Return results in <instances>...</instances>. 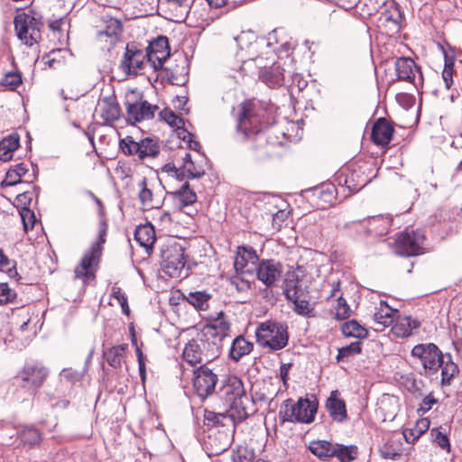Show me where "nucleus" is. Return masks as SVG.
<instances>
[{
	"label": "nucleus",
	"mask_w": 462,
	"mask_h": 462,
	"mask_svg": "<svg viewBox=\"0 0 462 462\" xmlns=\"http://www.w3.org/2000/svg\"><path fill=\"white\" fill-rule=\"evenodd\" d=\"M411 356L420 361L428 376L437 374L439 369L441 368L442 385L450 384L451 380L459 371L450 354H443L433 343L414 346L411 349Z\"/></svg>",
	"instance_id": "obj_1"
},
{
	"label": "nucleus",
	"mask_w": 462,
	"mask_h": 462,
	"mask_svg": "<svg viewBox=\"0 0 462 462\" xmlns=\"http://www.w3.org/2000/svg\"><path fill=\"white\" fill-rule=\"evenodd\" d=\"M220 398L228 406V416L234 422H241L248 418L245 402L248 397L245 394L244 383L236 375H229L224 381L219 390Z\"/></svg>",
	"instance_id": "obj_2"
},
{
	"label": "nucleus",
	"mask_w": 462,
	"mask_h": 462,
	"mask_svg": "<svg viewBox=\"0 0 462 462\" xmlns=\"http://www.w3.org/2000/svg\"><path fill=\"white\" fill-rule=\"evenodd\" d=\"M106 234L107 224L103 220L99 223L98 240L84 254L79 264L75 267V278L82 280L84 284L95 279Z\"/></svg>",
	"instance_id": "obj_3"
},
{
	"label": "nucleus",
	"mask_w": 462,
	"mask_h": 462,
	"mask_svg": "<svg viewBox=\"0 0 462 462\" xmlns=\"http://www.w3.org/2000/svg\"><path fill=\"white\" fill-rule=\"evenodd\" d=\"M256 342L263 348L277 351L284 348L289 340L288 327L274 321L261 323L255 332Z\"/></svg>",
	"instance_id": "obj_4"
},
{
	"label": "nucleus",
	"mask_w": 462,
	"mask_h": 462,
	"mask_svg": "<svg viewBox=\"0 0 462 462\" xmlns=\"http://www.w3.org/2000/svg\"><path fill=\"white\" fill-rule=\"evenodd\" d=\"M119 149L125 155L133 156L138 162L154 159L160 153L159 143L151 137L135 141L133 136L127 135L120 139Z\"/></svg>",
	"instance_id": "obj_5"
},
{
	"label": "nucleus",
	"mask_w": 462,
	"mask_h": 462,
	"mask_svg": "<svg viewBox=\"0 0 462 462\" xmlns=\"http://www.w3.org/2000/svg\"><path fill=\"white\" fill-rule=\"evenodd\" d=\"M49 369L40 363L25 364L14 376L18 385L30 394H36L49 376Z\"/></svg>",
	"instance_id": "obj_6"
},
{
	"label": "nucleus",
	"mask_w": 462,
	"mask_h": 462,
	"mask_svg": "<svg viewBox=\"0 0 462 462\" xmlns=\"http://www.w3.org/2000/svg\"><path fill=\"white\" fill-rule=\"evenodd\" d=\"M284 410L280 411L282 421L310 423L314 420L318 404L308 398H300L295 403L291 399L284 401Z\"/></svg>",
	"instance_id": "obj_7"
},
{
	"label": "nucleus",
	"mask_w": 462,
	"mask_h": 462,
	"mask_svg": "<svg viewBox=\"0 0 462 462\" xmlns=\"http://www.w3.org/2000/svg\"><path fill=\"white\" fill-rule=\"evenodd\" d=\"M424 233L421 230L405 229L398 233L392 244L393 252L401 256H415L423 253Z\"/></svg>",
	"instance_id": "obj_8"
},
{
	"label": "nucleus",
	"mask_w": 462,
	"mask_h": 462,
	"mask_svg": "<svg viewBox=\"0 0 462 462\" xmlns=\"http://www.w3.org/2000/svg\"><path fill=\"white\" fill-rule=\"evenodd\" d=\"M14 23L17 37L24 44L32 46L41 40L42 23L33 14H18L14 17Z\"/></svg>",
	"instance_id": "obj_9"
},
{
	"label": "nucleus",
	"mask_w": 462,
	"mask_h": 462,
	"mask_svg": "<svg viewBox=\"0 0 462 462\" xmlns=\"http://www.w3.org/2000/svg\"><path fill=\"white\" fill-rule=\"evenodd\" d=\"M230 324L224 318L223 311L208 322L202 329V337L208 342L215 353L220 355L223 341L228 337Z\"/></svg>",
	"instance_id": "obj_10"
},
{
	"label": "nucleus",
	"mask_w": 462,
	"mask_h": 462,
	"mask_svg": "<svg viewBox=\"0 0 462 462\" xmlns=\"http://www.w3.org/2000/svg\"><path fill=\"white\" fill-rule=\"evenodd\" d=\"M236 128L245 137L255 134L258 141L266 139V133L260 127V119L255 115L254 106L251 101H245L240 105Z\"/></svg>",
	"instance_id": "obj_11"
},
{
	"label": "nucleus",
	"mask_w": 462,
	"mask_h": 462,
	"mask_svg": "<svg viewBox=\"0 0 462 462\" xmlns=\"http://www.w3.org/2000/svg\"><path fill=\"white\" fill-rule=\"evenodd\" d=\"M218 356L203 337L199 341H189L182 353L183 359L192 366L203 363L207 365Z\"/></svg>",
	"instance_id": "obj_12"
},
{
	"label": "nucleus",
	"mask_w": 462,
	"mask_h": 462,
	"mask_svg": "<svg viewBox=\"0 0 462 462\" xmlns=\"http://www.w3.org/2000/svg\"><path fill=\"white\" fill-rule=\"evenodd\" d=\"M217 380V375L206 365H201L193 371V388L202 400L215 392Z\"/></svg>",
	"instance_id": "obj_13"
},
{
	"label": "nucleus",
	"mask_w": 462,
	"mask_h": 462,
	"mask_svg": "<svg viewBox=\"0 0 462 462\" xmlns=\"http://www.w3.org/2000/svg\"><path fill=\"white\" fill-rule=\"evenodd\" d=\"M162 265L164 273L172 278H179L185 267L184 249L180 245L169 246L162 252Z\"/></svg>",
	"instance_id": "obj_14"
},
{
	"label": "nucleus",
	"mask_w": 462,
	"mask_h": 462,
	"mask_svg": "<svg viewBox=\"0 0 462 462\" xmlns=\"http://www.w3.org/2000/svg\"><path fill=\"white\" fill-rule=\"evenodd\" d=\"M335 181L341 189H346L349 192H356L370 182V179L365 175L360 167L344 168L335 177Z\"/></svg>",
	"instance_id": "obj_15"
},
{
	"label": "nucleus",
	"mask_w": 462,
	"mask_h": 462,
	"mask_svg": "<svg viewBox=\"0 0 462 462\" xmlns=\"http://www.w3.org/2000/svg\"><path fill=\"white\" fill-rule=\"evenodd\" d=\"M145 61H148L147 53L138 49L134 42H130L126 44L120 68L127 75H137L143 69Z\"/></svg>",
	"instance_id": "obj_16"
},
{
	"label": "nucleus",
	"mask_w": 462,
	"mask_h": 462,
	"mask_svg": "<svg viewBox=\"0 0 462 462\" xmlns=\"http://www.w3.org/2000/svg\"><path fill=\"white\" fill-rule=\"evenodd\" d=\"M282 273V264L274 259H262L256 267V277L267 288L275 287Z\"/></svg>",
	"instance_id": "obj_17"
},
{
	"label": "nucleus",
	"mask_w": 462,
	"mask_h": 462,
	"mask_svg": "<svg viewBox=\"0 0 462 462\" xmlns=\"http://www.w3.org/2000/svg\"><path fill=\"white\" fill-rule=\"evenodd\" d=\"M394 66L398 80L413 83L415 87L422 84L423 76L420 69L411 58H398Z\"/></svg>",
	"instance_id": "obj_18"
},
{
	"label": "nucleus",
	"mask_w": 462,
	"mask_h": 462,
	"mask_svg": "<svg viewBox=\"0 0 462 462\" xmlns=\"http://www.w3.org/2000/svg\"><path fill=\"white\" fill-rule=\"evenodd\" d=\"M148 62L151 63L154 70L162 68L163 63L171 55L169 41L166 36H159L151 42L146 49Z\"/></svg>",
	"instance_id": "obj_19"
},
{
	"label": "nucleus",
	"mask_w": 462,
	"mask_h": 462,
	"mask_svg": "<svg viewBox=\"0 0 462 462\" xmlns=\"http://www.w3.org/2000/svg\"><path fill=\"white\" fill-rule=\"evenodd\" d=\"M138 198L143 207L153 208L161 206L162 191L160 185L143 178L138 183Z\"/></svg>",
	"instance_id": "obj_20"
},
{
	"label": "nucleus",
	"mask_w": 462,
	"mask_h": 462,
	"mask_svg": "<svg viewBox=\"0 0 462 462\" xmlns=\"http://www.w3.org/2000/svg\"><path fill=\"white\" fill-rule=\"evenodd\" d=\"M125 106L128 119L134 122L152 119L154 117L155 111L158 110L157 106L151 105L141 98L131 100L129 96L126 97Z\"/></svg>",
	"instance_id": "obj_21"
},
{
	"label": "nucleus",
	"mask_w": 462,
	"mask_h": 462,
	"mask_svg": "<svg viewBox=\"0 0 462 462\" xmlns=\"http://www.w3.org/2000/svg\"><path fill=\"white\" fill-rule=\"evenodd\" d=\"M351 226L365 235L382 236L387 234L390 227V221L388 218L382 216H375L362 221L353 222Z\"/></svg>",
	"instance_id": "obj_22"
},
{
	"label": "nucleus",
	"mask_w": 462,
	"mask_h": 462,
	"mask_svg": "<svg viewBox=\"0 0 462 462\" xmlns=\"http://www.w3.org/2000/svg\"><path fill=\"white\" fill-rule=\"evenodd\" d=\"M338 190L335 184L326 183L314 189L312 202L319 209H326L333 206L337 200Z\"/></svg>",
	"instance_id": "obj_23"
},
{
	"label": "nucleus",
	"mask_w": 462,
	"mask_h": 462,
	"mask_svg": "<svg viewBox=\"0 0 462 462\" xmlns=\"http://www.w3.org/2000/svg\"><path fill=\"white\" fill-rule=\"evenodd\" d=\"M96 112L106 123H113L120 118V106L115 96L101 98L97 106Z\"/></svg>",
	"instance_id": "obj_24"
},
{
	"label": "nucleus",
	"mask_w": 462,
	"mask_h": 462,
	"mask_svg": "<svg viewBox=\"0 0 462 462\" xmlns=\"http://www.w3.org/2000/svg\"><path fill=\"white\" fill-rule=\"evenodd\" d=\"M394 128L390 121L379 118L373 126L371 138L377 145H387L392 140Z\"/></svg>",
	"instance_id": "obj_25"
},
{
	"label": "nucleus",
	"mask_w": 462,
	"mask_h": 462,
	"mask_svg": "<svg viewBox=\"0 0 462 462\" xmlns=\"http://www.w3.org/2000/svg\"><path fill=\"white\" fill-rule=\"evenodd\" d=\"M397 313V310L391 308L384 300H381L374 313V322L376 326L374 329L383 330V328L392 325Z\"/></svg>",
	"instance_id": "obj_26"
},
{
	"label": "nucleus",
	"mask_w": 462,
	"mask_h": 462,
	"mask_svg": "<svg viewBox=\"0 0 462 462\" xmlns=\"http://www.w3.org/2000/svg\"><path fill=\"white\" fill-rule=\"evenodd\" d=\"M326 408L330 417L337 422H344L347 420L346 403L337 397V391H333L326 402Z\"/></svg>",
	"instance_id": "obj_27"
},
{
	"label": "nucleus",
	"mask_w": 462,
	"mask_h": 462,
	"mask_svg": "<svg viewBox=\"0 0 462 462\" xmlns=\"http://www.w3.org/2000/svg\"><path fill=\"white\" fill-rule=\"evenodd\" d=\"M255 250L251 246H238L235 257L234 266L236 272H243L248 263H259Z\"/></svg>",
	"instance_id": "obj_28"
},
{
	"label": "nucleus",
	"mask_w": 462,
	"mask_h": 462,
	"mask_svg": "<svg viewBox=\"0 0 462 462\" xmlns=\"http://www.w3.org/2000/svg\"><path fill=\"white\" fill-rule=\"evenodd\" d=\"M194 0H167V10L172 15L171 20L183 22L191 8Z\"/></svg>",
	"instance_id": "obj_29"
},
{
	"label": "nucleus",
	"mask_w": 462,
	"mask_h": 462,
	"mask_svg": "<svg viewBox=\"0 0 462 462\" xmlns=\"http://www.w3.org/2000/svg\"><path fill=\"white\" fill-rule=\"evenodd\" d=\"M308 293L303 287L302 281L295 272L288 273L284 281V294L288 299L295 298Z\"/></svg>",
	"instance_id": "obj_30"
},
{
	"label": "nucleus",
	"mask_w": 462,
	"mask_h": 462,
	"mask_svg": "<svg viewBox=\"0 0 462 462\" xmlns=\"http://www.w3.org/2000/svg\"><path fill=\"white\" fill-rule=\"evenodd\" d=\"M420 326V322L417 319H412L411 317H399L393 325L392 331L397 337H407L413 329L418 328Z\"/></svg>",
	"instance_id": "obj_31"
},
{
	"label": "nucleus",
	"mask_w": 462,
	"mask_h": 462,
	"mask_svg": "<svg viewBox=\"0 0 462 462\" xmlns=\"http://www.w3.org/2000/svg\"><path fill=\"white\" fill-rule=\"evenodd\" d=\"M335 443L327 440H313L310 443V452L323 461H328L333 457Z\"/></svg>",
	"instance_id": "obj_32"
},
{
	"label": "nucleus",
	"mask_w": 462,
	"mask_h": 462,
	"mask_svg": "<svg viewBox=\"0 0 462 462\" xmlns=\"http://www.w3.org/2000/svg\"><path fill=\"white\" fill-rule=\"evenodd\" d=\"M20 144V137L17 133H13L0 142V161L8 162Z\"/></svg>",
	"instance_id": "obj_33"
},
{
	"label": "nucleus",
	"mask_w": 462,
	"mask_h": 462,
	"mask_svg": "<svg viewBox=\"0 0 462 462\" xmlns=\"http://www.w3.org/2000/svg\"><path fill=\"white\" fill-rule=\"evenodd\" d=\"M253 343L247 341L243 336H238L232 342L229 350V357L237 362L244 356L250 354L253 350Z\"/></svg>",
	"instance_id": "obj_34"
},
{
	"label": "nucleus",
	"mask_w": 462,
	"mask_h": 462,
	"mask_svg": "<svg viewBox=\"0 0 462 462\" xmlns=\"http://www.w3.org/2000/svg\"><path fill=\"white\" fill-rule=\"evenodd\" d=\"M104 21L106 27L104 30L98 32V37L102 38L106 36L109 38L110 44H115L123 32L122 23L113 17H109Z\"/></svg>",
	"instance_id": "obj_35"
},
{
	"label": "nucleus",
	"mask_w": 462,
	"mask_h": 462,
	"mask_svg": "<svg viewBox=\"0 0 462 462\" xmlns=\"http://www.w3.org/2000/svg\"><path fill=\"white\" fill-rule=\"evenodd\" d=\"M134 239L143 247L148 249L155 242V231L152 225L138 226L134 232Z\"/></svg>",
	"instance_id": "obj_36"
},
{
	"label": "nucleus",
	"mask_w": 462,
	"mask_h": 462,
	"mask_svg": "<svg viewBox=\"0 0 462 462\" xmlns=\"http://www.w3.org/2000/svg\"><path fill=\"white\" fill-rule=\"evenodd\" d=\"M261 79L270 88L281 86L284 80L283 69L279 65L273 64L261 74Z\"/></svg>",
	"instance_id": "obj_37"
},
{
	"label": "nucleus",
	"mask_w": 462,
	"mask_h": 462,
	"mask_svg": "<svg viewBox=\"0 0 462 462\" xmlns=\"http://www.w3.org/2000/svg\"><path fill=\"white\" fill-rule=\"evenodd\" d=\"M292 304V310L303 317H314V307L308 300V293L297 296L295 298L288 299Z\"/></svg>",
	"instance_id": "obj_38"
},
{
	"label": "nucleus",
	"mask_w": 462,
	"mask_h": 462,
	"mask_svg": "<svg viewBox=\"0 0 462 462\" xmlns=\"http://www.w3.org/2000/svg\"><path fill=\"white\" fill-rule=\"evenodd\" d=\"M127 348L126 344L115 346L104 352V356L107 364L114 368H120L125 352Z\"/></svg>",
	"instance_id": "obj_39"
},
{
	"label": "nucleus",
	"mask_w": 462,
	"mask_h": 462,
	"mask_svg": "<svg viewBox=\"0 0 462 462\" xmlns=\"http://www.w3.org/2000/svg\"><path fill=\"white\" fill-rule=\"evenodd\" d=\"M210 295L205 291H189L183 294V299L192 305L196 310H205L208 308Z\"/></svg>",
	"instance_id": "obj_40"
},
{
	"label": "nucleus",
	"mask_w": 462,
	"mask_h": 462,
	"mask_svg": "<svg viewBox=\"0 0 462 462\" xmlns=\"http://www.w3.org/2000/svg\"><path fill=\"white\" fill-rule=\"evenodd\" d=\"M341 330L346 337H352L362 339L368 336L367 329L359 324L356 319L345 322L341 327Z\"/></svg>",
	"instance_id": "obj_41"
},
{
	"label": "nucleus",
	"mask_w": 462,
	"mask_h": 462,
	"mask_svg": "<svg viewBox=\"0 0 462 462\" xmlns=\"http://www.w3.org/2000/svg\"><path fill=\"white\" fill-rule=\"evenodd\" d=\"M333 457H337L340 462H352L356 458L357 448L354 445L344 446L335 443Z\"/></svg>",
	"instance_id": "obj_42"
},
{
	"label": "nucleus",
	"mask_w": 462,
	"mask_h": 462,
	"mask_svg": "<svg viewBox=\"0 0 462 462\" xmlns=\"http://www.w3.org/2000/svg\"><path fill=\"white\" fill-rule=\"evenodd\" d=\"M27 171L28 168L24 163H17L7 171L5 179L2 184L5 186H14L20 183L21 178L25 175Z\"/></svg>",
	"instance_id": "obj_43"
},
{
	"label": "nucleus",
	"mask_w": 462,
	"mask_h": 462,
	"mask_svg": "<svg viewBox=\"0 0 462 462\" xmlns=\"http://www.w3.org/2000/svg\"><path fill=\"white\" fill-rule=\"evenodd\" d=\"M181 207L192 205L197 200L196 193L189 188L188 182L182 184L181 188L172 193Z\"/></svg>",
	"instance_id": "obj_44"
},
{
	"label": "nucleus",
	"mask_w": 462,
	"mask_h": 462,
	"mask_svg": "<svg viewBox=\"0 0 462 462\" xmlns=\"http://www.w3.org/2000/svg\"><path fill=\"white\" fill-rule=\"evenodd\" d=\"M362 351L361 342L355 341L346 346L338 348V354L337 356V362L348 361L350 357L355 355L360 354Z\"/></svg>",
	"instance_id": "obj_45"
},
{
	"label": "nucleus",
	"mask_w": 462,
	"mask_h": 462,
	"mask_svg": "<svg viewBox=\"0 0 462 462\" xmlns=\"http://www.w3.org/2000/svg\"><path fill=\"white\" fill-rule=\"evenodd\" d=\"M19 437L23 444L29 446L38 445L42 439L40 431L33 427L25 428L21 430Z\"/></svg>",
	"instance_id": "obj_46"
},
{
	"label": "nucleus",
	"mask_w": 462,
	"mask_h": 462,
	"mask_svg": "<svg viewBox=\"0 0 462 462\" xmlns=\"http://www.w3.org/2000/svg\"><path fill=\"white\" fill-rule=\"evenodd\" d=\"M181 180L184 178L196 179L204 175L205 171L201 166H196L193 162H186L185 165H180Z\"/></svg>",
	"instance_id": "obj_47"
},
{
	"label": "nucleus",
	"mask_w": 462,
	"mask_h": 462,
	"mask_svg": "<svg viewBox=\"0 0 462 462\" xmlns=\"http://www.w3.org/2000/svg\"><path fill=\"white\" fill-rule=\"evenodd\" d=\"M454 66V59L446 55L444 69L442 71V79L447 89H449L453 85V75L455 71Z\"/></svg>",
	"instance_id": "obj_48"
},
{
	"label": "nucleus",
	"mask_w": 462,
	"mask_h": 462,
	"mask_svg": "<svg viewBox=\"0 0 462 462\" xmlns=\"http://www.w3.org/2000/svg\"><path fill=\"white\" fill-rule=\"evenodd\" d=\"M335 317L337 319L343 320L349 318L351 314V309L346 303V300L340 294L337 300V305L335 306Z\"/></svg>",
	"instance_id": "obj_49"
},
{
	"label": "nucleus",
	"mask_w": 462,
	"mask_h": 462,
	"mask_svg": "<svg viewBox=\"0 0 462 462\" xmlns=\"http://www.w3.org/2000/svg\"><path fill=\"white\" fill-rule=\"evenodd\" d=\"M111 297L116 299L122 308V311L125 315H129L130 308L128 306L127 296L122 291L121 288L114 285L111 289Z\"/></svg>",
	"instance_id": "obj_50"
},
{
	"label": "nucleus",
	"mask_w": 462,
	"mask_h": 462,
	"mask_svg": "<svg viewBox=\"0 0 462 462\" xmlns=\"http://www.w3.org/2000/svg\"><path fill=\"white\" fill-rule=\"evenodd\" d=\"M234 462H253L254 452L245 447H238L233 452Z\"/></svg>",
	"instance_id": "obj_51"
},
{
	"label": "nucleus",
	"mask_w": 462,
	"mask_h": 462,
	"mask_svg": "<svg viewBox=\"0 0 462 462\" xmlns=\"http://www.w3.org/2000/svg\"><path fill=\"white\" fill-rule=\"evenodd\" d=\"M161 117L171 126L180 128L184 122L183 119L177 115H175L171 110L170 109H164L161 113Z\"/></svg>",
	"instance_id": "obj_52"
},
{
	"label": "nucleus",
	"mask_w": 462,
	"mask_h": 462,
	"mask_svg": "<svg viewBox=\"0 0 462 462\" xmlns=\"http://www.w3.org/2000/svg\"><path fill=\"white\" fill-rule=\"evenodd\" d=\"M1 83L11 90H14L22 84V76L16 72H8L5 75Z\"/></svg>",
	"instance_id": "obj_53"
},
{
	"label": "nucleus",
	"mask_w": 462,
	"mask_h": 462,
	"mask_svg": "<svg viewBox=\"0 0 462 462\" xmlns=\"http://www.w3.org/2000/svg\"><path fill=\"white\" fill-rule=\"evenodd\" d=\"M230 285L239 292H245L250 290L251 283L241 274L237 273L230 278Z\"/></svg>",
	"instance_id": "obj_54"
},
{
	"label": "nucleus",
	"mask_w": 462,
	"mask_h": 462,
	"mask_svg": "<svg viewBox=\"0 0 462 462\" xmlns=\"http://www.w3.org/2000/svg\"><path fill=\"white\" fill-rule=\"evenodd\" d=\"M16 293L8 286L7 283H0V305L13 302Z\"/></svg>",
	"instance_id": "obj_55"
},
{
	"label": "nucleus",
	"mask_w": 462,
	"mask_h": 462,
	"mask_svg": "<svg viewBox=\"0 0 462 462\" xmlns=\"http://www.w3.org/2000/svg\"><path fill=\"white\" fill-rule=\"evenodd\" d=\"M437 402L438 400L432 395V393H429L422 399L421 403L418 408V413L420 415L427 413Z\"/></svg>",
	"instance_id": "obj_56"
},
{
	"label": "nucleus",
	"mask_w": 462,
	"mask_h": 462,
	"mask_svg": "<svg viewBox=\"0 0 462 462\" xmlns=\"http://www.w3.org/2000/svg\"><path fill=\"white\" fill-rule=\"evenodd\" d=\"M230 417L224 413H216L213 411H206L205 414V420L208 421V424H210L212 426H217V425H223V420Z\"/></svg>",
	"instance_id": "obj_57"
},
{
	"label": "nucleus",
	"mask_w": 462,
	"mask_h": 462,
	"mask_svg": "<svg viewBox=\"0 0 462 462\" xmlns=\"http://www.w3.org/2000/svg\"><path fill=\"white\" fill-rule=\"evenodd\" d=\"M21 217L25 230H28L29 228L32 229L33 227L35 216L32 211L29 208H23L21 212Z\"/></svg>",
	"instance_id": "obj_58"
},
{
	"label": "nucleus",
	"mask_w": 462,
	"mask_h": 462,
	"mask_svg": "<svg viewBox=\"0 0 462 462\" xmlns=\"http://www.w3.org/2000/svg\"><path fill=\"white\" fill-rule=\"evenodd\" d=\"M382 456L384 458L395 459L401 456L400 448H393L390 443H385L381 448Z\"/></svg>",
	"instance_id": "obj_59"
},
{
	"label": "nucleus",
	"mask_w": 462,
	"mask_h": 462,
	"mask_svg": "<svg viewBox=\"0 0 462 462\" xmlns=\"http://www.w3.org/2000/svg\"><path fill=\"white\" fill-rule=\"evenodd\" d=\"M180 138L189 143V147L194 151H199L200 149V144L198 141L193 140V135L189 132L186 130H182L179 133Z\"/></svg>",
	"instance_id": "obj_60"
},
{
	"label": "nucleus",
	"mask_w": 462,
	"mask_h": 462,
	"mask_svg": "<svg viewBox=\"0 0 462 462\" xmlns=\"http://www.w3.org/2000/svg\"><path fill=\"white\" fill-rule=\"evenodd\" d=\"M431 434L434 441L437 442L441 448L445 449L449 448V440L445 434L441 433L438 430H433Z\"/></svg>",
	"instance_id": "obj_61"
},
{
	"label": "nucleus",
	"mask_w": 462,
	"mask_h": 462,
	"mask_svg": "<svg viewBox=\"0 0 462 462\" xmlns=\"http://www.w3.org/2000/svg\"><path fill=\"white\" fill-rule=\"evenodd\" d=\"M162 171L171 173L181 180V170L180 167L177 168L174 163H167L162 167Z\"/></svg>",
	"instance_id": "obj_62"
},
{
	"label": "nucleus",
	"mask_w": 462,
	"mask_h": 462,
	"mask_svg": "<svg viewBox=\"0 0 462 462\" xmlns=\"http://www.w3.org/2000/svg\"><path fill=\"white\" fill-rule=\"evenodd\" d=\"M329 286L331 290L329 295L327 297V300H329L331 298H336L337 300V297L340 295L338 294L340 291V282L333 281L329 282Z\"/></svg>",
	"instance_id": "obj_63"
},
{
	"label": "nucleus",
	"mask_w": 462,
	"mask_h": 462,
	"mask_svg": "<svg viewBox=\"0 0 462 462\" xmlns=\"http://www.w3.org/2000/svg\"><path fill=\"white\" fill-rule=\"evenodd\" d=\"M386 20L392 21L396 26L400 27L402 16L398 8H394L393 13L386 17Z\"/></svg>",
	"instance_id": "obj_64"
}]
</instances>
